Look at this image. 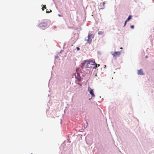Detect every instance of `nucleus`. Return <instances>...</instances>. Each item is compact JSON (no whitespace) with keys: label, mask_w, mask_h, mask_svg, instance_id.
<instances>
[{"label":"nucleus","mask_w":154,"mask_h":154,"mask_svg":"<svg viewBox=\"0 0 154 154\" xmlns=\"http://www.w3.org/2000/svg\"><path fill=\"white\" fill-rule=\"evenodd\" d=\"M94 36V35L93 34H89L88 36V39H85V41H87V43L90 44L92 42V39Z\"/></svg>","instance_id":"obj_1"},{"label":"nucleus","mask_w":154,"mask_h":154,"mask_svg":"<svg viewBox=\"0 0 154 154\" xmlns=\"http://www.w3.org/2000/svg\"><path fill=\"white\" fill-rule=\"evenodd\" d=\"M47 26V23L46 21H42L38 25V26L42 29H44Z\"/></svg>","instance_id":"obj_2"},{"label":"nucleus","mask_w":154,"mask_h":154,"mask_svg":"<svg viewBox=\"0 0 154 154\" xmlns=\"http://www.w3.org/2000/svg\"><path fill=\"white\" fill-rule=\"evenodd\" d=\"M87 64H88H88H90L91 65H95V66H94L95 68H96L97 67V64L95 63L94 60H87Z\"/></svg>","instance_id":"obj_3"},{"label":"nucleus","mask_w":154,"mask_h":154,"mask_svg":"<svg viewBox=\"0 0 154 154\" xmlns=\"http://www.w3.org/2000/svg\"><path fill=\"white\" fill-rule=\"evenodd\" d=\"M85 65L86 68H87L88 66V65L87 64V60L84 61L83 63H82L81 68L82 69H84L85 67Z\"/></svg>","instance_id":"obj_4"},{"label":"nucleus","mask_w":154,"mask_h":154,"mask_svg":"<svg viewBox=\"0 0 154 154\" xmlns=\"http://www.w3.org/2000/svg\"><path fill=\"white\" fill-rule=\"evenodd\" d=\"M111 54L113 56V57L119 56L121 54V52L119 51L111 53Z\"/></svg>","instance_id":"obj_5"},{"label":"nucleus","mask_w":154,"mask_h":154,"mask_svg":"<svg viewBox=\"0 0 154 154\" xmlns=\"http://www.w3.org/2000/svg\"><path fill=\"white\" fill-rule=\"evenodd\" d=\"M88 91L89 92L90 94L91 95L92 97H95V95L94 93L93 90L89 88H88Z\"/></svg>","instance_id":"obj_6"},{"label":"nucleus","mask_w":154,"mask_h":154,"mask_svg":"<svg viewBox=\"0 0 154 154\" xmlns=\"http://www.w3.org/2000/svg\"><path fill=\"white\" fill-rule=\"evenodd\" d=\"M137 74L140 75H143L144 74L142 70L141 69H140L138 71Z\"/></svg>","instance_id":"obj_7"},{"label":"nucleus","mask_w":154,"mask_h":154,"mask_svg":"<svg viewBox=\"0 0 154 154\" xmlns=\"http://www.w3.org/2000/svg\"><path fill=\"white\" fill-rule=\"evenodd\" d=\"M76 82H79L81 80V77L79 76H78L76 78Z\"/></svg>","instance_id":"obj_8"},{"label":"nucleus","mask_w":154,"mask_h":154,"mask_svg":"<svg viewBox=\"0 0 154 154\" xmlns=\"http://www.w3.org/2000/svg\"><path fill=\"white\" fill-rule=\"evenodd\" d=\"M105 2H103V7L102 8H100V9H103L105 8Z\"/></svg>","instance_id":"obj_9"},{"label":"nucleus","mask_w":154,"mask_h":154,"mask_svg":"<svg viewBox=\"0 0 154 154\" xmlns=\"http://www.w3.org/2000/svg\"><path fill=\"white\" fill-rule=\"evenodd\" d=\"M132 16L131 15H129V17H128V18L126 20V21H128L129 20H130Z\"/></svg>","instance_id":"obj_10"},{"label":"nucleus","mask_w":154,"mask_h":154,"mask_svg":"<svg viewBox=\"0 0 154 154\" xmlns=\"http://www.w3.org/2000/svg\"><path fill=\"white\" fill-rule=\"evenodd\" d=\"M42 10L43 11L45 9H46V5H43V6L42 8Z\"/></svg>","instance_id":"obj_11"},{"label":"nucleus","mask_w":154,"mask_h":154,"mask_svg":"<svg viewBox=\"0 0 154 154\" xmlns=\"http://www.w3.org/2000/svg\"><path fill=\"white\" fill-rule=\"evenodd\" d=\"M103 32H102V31H99L98 32V34L99 35H102V34H103Z\"/></svg>","instance_id":"obj_12"},{"label":"nucleus","mask_w":154,"mask_h":154,"mask_svg":"<svg viewBox=\"0 0 154 154\" xmlns=\"http://www.w3.org/2000/svg\"><path fill=\"white\" fill-rule=\"evenodd\" d=\"M134 26L133 25H131L130 26L131 28V29H134Z\"/></svg>","instance_id":"obj_13"},{"label":"nucleus","mask_w":154,"mask_h":154,"mask_svg":"<svg viewBox=\"0 0 154 154\" xmlns=\"http://www.w3.org/2000/svg\"><path fill=\"white\" fill-rule=\"evenodd\" d=\"M50 11H46V13H49L50 12H51V10H50Z\"/></svg>","instance_id":"obj_14"},{"label":"nucleus","mask_w":154,"mask_h":154,"mask_svg":"<svg viewBox=\"0 0 154 154\" xmlns=\"http://www.w3.org/2000/svg\"><path fill=\"white\" fill-rule=\"evenodd\" d=\"M127 21H126L125 20V24H124V26H125L126 25V23H127Z\"/></svg>","instance_id":"obj_15"},{"label":"nucleus","mask_w":154,"mask_h":154,"mask_svg":"<svg viewBox=\"0 0 154 154\" xmlns=\"http://www.w3.org/2000/svg\"><path fill=\"white\" fill-rule=\"evenodd\" d=\"M76 49L78 51H79L80 50L79 48L78 47H77L76 48Z\"/></svg>","instance_id":"obj_16"},{"label":"nucleus","mask_w":154,"mask_h":154,"mask_svg":"<svg viewBox=\"0 0 154 154\" xmlns=\"http://www.w3.org/2000/svg\"><path fill=\"white\" fill-rule=\"evenodd\" d=\"M99 66L100 65L99 64H98V65H97V66Z\"/></svg>","instance_id":"obj_17"},{"label":"nucleus","mask_w":154,"mask_h":154,"mask_svg":"<svg viewBox=\"0 0 154 154\" xmlns=\"http://www.w3.org/2000/svg\"><path fill=\"white\" fill-rule=\"evenodd\" d=\"M120 48L121 49H122V48L121 47Z\"/></svg>","instance_id":"obj_18"},{"label":"nucleus","mask_w":154,"mask_h":154,"mask_svg":"<svg viewBox=\"0 0 154 154\" xmlns=\"http://www.w3.org/2000/svg\"><path fill=\"white\" fill-rule=\"evenodd\" d=\"M59 16H60V14H59Z\"/></svg>","instance_id":"obj_19"},{"label":"nucleus","mask_w":154,"mask_h":154,"mask_svg":"<svg viewBox=\"0 0 154 154\" xmlns=\"http://www.w3.org/2000/svg\"><path fill=\"white\" fill-rule=\"evenodd\" d=\"M147 57V56H146V57Z\"/></svg>","instance_id":"obj_20"},{"label":"nucleus","mask_w":154,"mask_h":154,"mask_svg":"<svg viewBox=\"0 0 154 154\" xmlns=\"http://www.w3.org/2000/svg\"><path fill=\"white\" fill-rule=\"evenodd\" d=\"M31 154H32V153H31Z\"/></svg>","instance_id":"obj_21"}]
</instances>
